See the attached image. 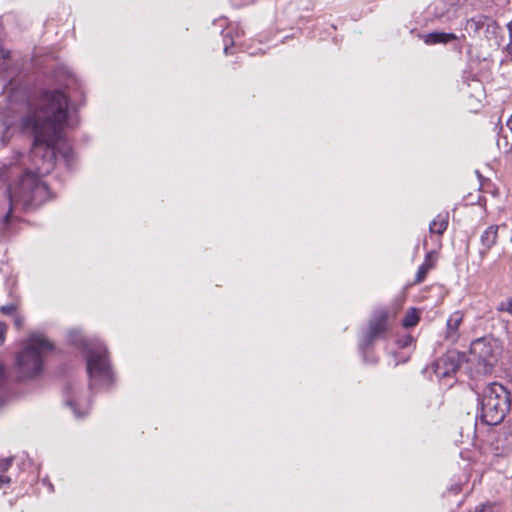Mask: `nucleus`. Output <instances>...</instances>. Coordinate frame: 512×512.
<instances>
[{
  "label": "nucleus",
  "mask_w": 512,
  "mask_h": 512,
  "mask_svg": "<svg viewBox=\"0 0 512 512\" xmlns=\"http://www.w3.org/2000/svg\"><path fill=\"white\" fill-rule=\"evenodd\" d=\"M8 327L4 322L0 321V346L4 344Z\"/></svg>",
  "instance_id": "21"
},
{
  "label": "nucleus",
  "mask_w": 512,
  "mask_h": 512,
  "mask_svg": "<svg viewBox=\"0 0 512 512\" xmlns=\"http://www.w3.org/2000/svg\"><path fill=\"white\" fill-rule=\"evenodd\" d=\"M496 23L494 20H492L489 17L479 15L476 17H473L467 21L466 24V30L471 35L474 36H480L484 35L485 37H488V33L491 29H495Z\"/></svg>",
  "instance_id": "8"
},
{
  "label": "nucleus",
  "mask_w": 512,
  "mask_h": 512,
  "mask_svg": "<svg viewBox=\"0 0 512 512\" xmlns=\"http://www.w3.org/2000/svg\"><path fill=\"white\" fill-rule=\"evenodd\" d=\"M68 97L60 90H42L37 98L11 102L0 110V142L7 145L19 135L33 137L30 160L35 171L0 162V220L6 228L13 211L38 209L52 195L41 176L55 167L56 143L68 125Z\"/></svg>",
  "instance_id": "1"
},
{
  "label": "nucleus",
  "mask_w": 512,
  "mask_h": 512,
  "mask_svg": "<svg viewBox=\"0 0 512 512\" xmlns=\"http://www.w3.org/2000/svg\"><path fill=\"white\" fill-rule=\"evenodd\" d=\"M498 229L499 227L497 225H491L481 234L480 242L482 249L479 250V256L482 260L487 256L489 250L496 245L498 240Z\"/></svg>",
  "instance_id": "9"
},
{
  "label": "nucleus",
  "mask_w": 512,
  "mask_h": 512,
  "mask_svg": "<svg viewBox=\"0 0 512 512\" xmlns=\"http://www.w3.org/2000/svg\"><path fill=\"white\" fill-rule=\"evenodd\" d=\"M227 38H228V34H225L224 35V42H225V44H224V53L226 55L229 54L230 47L234 45V41H233L232 37H230V42L227 41Z\"/></svg>",
  "instance_id": "23"
},
{
  "label": "nucleus",
  "mask_w": 512,
  "mask_h": 512,
  "mask_svg": "<svg viewBox=\"0 0 512 512\" xmlns=\"http://www.w3.org/2000/svg\"><path fill=\"white\" fill-rule=\"evenodd\" d=\"M497 310L501 312H507L510 315H512V296L506 299L505 301H502L498 305Z\"/></svg>",
  "instance_id": "18"
},
{
  "label": "nucleus",
  "mask_w": 512,
  "mask_h": 512,
  "mask_svg": "<svg viewBox=\"0 0 512 512\" xmlns=\"http://www.w3.org/2000/svg\"><path fill=\"white\" fill-rule=\"evenodd\" d=\"M508 51L512 55V37L510 36V43L508 44Z\"/></svg>",
  "instance_id": "26"
},
{
  "label": "nucleus",
  "mask_w": 512,
  "mask_h": 512,
  "mask_svg": "<svg viewBox=\"0 0 512 512\" xmlns=\"http://www.w3.org/2000/svg\"><path fill=\"white\" fill-rule=\"evenodd\" d=\"M436 259V252L430 251L426 254L424 262L419 266L418 271L416 273L414 279L415 284H420L425 280L430 269H432L435 266Z\"/></svg>",
  "instance_id": "11"
},
{
  "label": "nucleus",
  "mask_w": 512,
  "mask_h": 512,
  "mask_svg": "<svg viewBox=\"0 0 512 512\" xmlns=\"http://www.w3.org/2000/svg\"><path fill=\"white\" fill-rule=\"evenodd\" d=\"M463 313L461 311H455L450 315V317L447 320V332H446V339L455 341L457 339V332L459 329L460 324L463 321Z\"/></svg>",
  "instance_id": "12"
},
{
  "label": "nucleus",
  "mask_w": 512,
  "mask_h": 512,
  "mask_svg": "<svg viewBox=\"0 0 512 512\" xmlns=\"http://www.w3.org/2000/svg\"><path fill=\"white\" fill-rule=\"evenodd\" d=\"M448 218V214L438 215L437 218L430 223L429 229L431 233L442 235L448 227Z\"/></svg>",
  "instance_id": "14"
},
{
  "label": "nucleus",
  "mask_w": 512,
  "mask_h": 512,
  "mask_svg": "<svg viewBox=\"0 0 512 512\" xmlns=\"http://www.w3.org/2000/svg\"><path fill=\"white\" fill-rule=\"evenodd\" d=\"M501 352L502 347L497 339L484 336L471 343L469 357H465V360L475 366L476 373L486 375L492 372Z\"/></svg>",
  "instance_id": "5"
},
{
  "label": "nucleus",
  "mask_w": 512,
  "mask_h": 512,
  "mask_svg": "<svg viewBox=\"0 0 512 512\" xmlns=\"http://www.w3.org/2000/svg\"><path fill=\"white\" fill-rule=\"evenodd\" d=\"M506 125L509 128V130L512 132V115L508 118Z\"/></svg>",
  "instance_id": "25"
},
{
  "label": "nucleus",
  "mask_w": 512,
  "mask_h": 512,
  "mask_svg": "<svg viewBox=\"0 0 512 512\" xmlns=\"http://www.w3.org/2000/svg\"><path fill=\"white\" fill-rule=\"evenodd\" d=\"M420 321V314L417 308H410L404 318L402 319V326L404 328L415 327Z\"/></svg>",
  "instance_id": "15"
},
{
  "label": "nucleus",
  "mask_w": 512,
  "mask_h": 512,
  "mask_svg": "<svg viewBox=\"0 0 512 512\" xmlns=\"http://www.w3.org/2000/svg\"><path fill=\"white\" fill-rule=\"evenodd\" d=\"M388 317L389 314L386 309H377L369 319L367 331L359 343V351L365 362L375 363L377 361L375 358L370 359L368 353L375 341L385 338L388 333Z\"/></svg>",
  "instance_id": "6"
},
{
  "label": "nucleus",
  "mask_w": 512,
  "mask_h": 512,
  "mask_svg": "<svg viewBox=\"0 0 512 512\" xmlns=\"http://www.w3.org/2000/svg\"><path fill=\"white\" fill-rule=\"evenodd\" d=\"M414 342V338L412 335H405L403 337H400L398 340H397V343L399 345V347L401 348H406L408 346H410L412 343Z\"/></svg>",
  "instance_id": "19"
},
{
  "label": "nucleus",
  "mask_w": 512,
  "mask_h": 512,
  "mask_svg": "<svg viewBox=\"0 0 512 512\" xmlns=\"http://www.w3.org/2000/svg\"><path fill=\"white\" fill-rule=\"evenodd\" d=\"M73 390H74V385L72 382H68L66 383L65 387H64V390H63V393L65 394V396L67 397L66 400H65V404L67 406H69L73 412H74V415L77 417V418H80L83 416V414H81L78 410H77V407H76V403L75 401L70 398V396L73 394Z\"/></svg>",
  "instance_id": "16"
},
{
  "label": "nucleus",
  "mask_w": 512,
  "mask_h": 512,
  "mask_svg": "<svg viewBox=\"0 0 512 512\" xmlns=\"http://www.w3.org/2000/svg\"><path fill=\"white\" fill-rule=\"evenodd\" d=\"M464 362L465 353L449 350L433 362L432 369L439 379L447 378L453 376Z\"/></svg>",
  "instance_id": "7"
},
{
  "label": "nucleus",
  "mask_w": 512,
  "mask_h": 512,
  "mask_svg": "<svg viewBox=\"0 0 512 512\" xmlns=\"http://www.w3.org/2000/svg\"><path fill=\"white\" fill-rule=\"evenodd\" d=\"M62 157L66 161L67 165H69L70 161L73 158V151L71 148H67L62 152Z\"/></svg>",
  "instance_id": "22"
},
{
  "label": "nucleus",
  "mask_w": 512,
  "mask_h": 512,
  "mask_svg": "<svg viewBox=\"0 0 512 512\" xmlns=\"http://www.w3.org/2000/svg\"><path fill=\"white\" fill-rule=\"evenodd\" d=\"M510 152H512V145L510 146Z\"/></svg>",
  "instance_id": "28"
},
{
  "label": "nucleus",
  "mask_w": 512,
  "mask_h": 512,
  "mask_svg": "<svg viewBox=\"0 0 512 512\" xmlns=\"http://www.w3.org/2000/svg\"><path fill=\"white\" fill-rule=\"evenodd\" d=\"M480 406L476 419L488 426L500 424L511 408V394L498 382L487 384L477 392Z\"/></svg>",
  "instance_id": "3"
},
{
  "label": "nucleus",
  "mask_w": 512,
  "mask_h": 512,
  "mask_svg": "<svg viewBox=\"0 0 512 512\" xmlns=\"http://www.w3.org/2000/svg\"><path fill=\"white\" fill-rule=\"evenodd\" d=\"M509 35L512 37V21L508 24Z\"/></svg>",
  "instance_id": "27"
},
{
  "label": "nucleus",
  "mask_w": 512,
  "mask_h": 512,
  "mask_svg": "<svg viewBox=\"0 0 512 512\" xmlns=\"http://www.w3.org/2000/svg\"><path fill=\"white\" fill-rule=\"evenodd\" d=\"M68 342L81 349L86 356L89 389L94 392L99 387H110L114 382V373L107 348L84 337L80 331L72 330L67 335Z\"/></svg>",
  "instance_id": "2"
},
{
  "label": "nucleus",
  "mask_w": 512,
  "mask_h": 512,
  "mask_svg": "<svg viewBox=\"0 0 512 512\" xmlns=\"http://www.w3.org/2000/svg\"><path fill=\"white\" fill-rule=\"evenodd\" d=\"M0 312L3 315L13 317L18 312V304L11 303V304L0 306Z\"/></svg>",
  "instance_id": "17"
},
{
  "label": "nucleus",
  "mask_w": 512,
  "mask_h": 512,
  "mask_svg": "<svg viewBox=\"0 0 512 512\" xmlns=\"http://www.w3.org/2000/svg\"><path fill=\"white\" fill-rule=\"evenodd\" d=\"M475 512H492V507L490 505H481L476 507Z\"/></svg>",
  "instance_id": "24"
},
{
  "label": "nucleus",
  "mask_w": 512,
  "mask_h": 512,
  "mask_svg": "<svg viewBox=\"0 0 512 512\" xmlns=\"http://www.w3.org/2000/svg\"><path fill=\"white\" fill-rule=\"evenodd\" d=\"M425 44L436 45V44H448L450 42H456L458 37L456 34L451 32L434 31L426 35H420Z\"/></svg>",
  "instance_id": "10"
},
{
  "label": "nucleus",
  "mask_w": 512,
  "mask_h": 512,
  "mask_svg": "<svg viewBox=\"0 0 512 512\" xmlns=\"http://www.w3.org/2000/svg\"><path fill=\"white\" fill-rule=\"evenodd\" d=\"M25 317L18 312L13 316V324L17 330H21L24 327Z\"/></svg>",
  "instance_id": "20"
},
{
  "label": "nucleus",
  "mask_w": 512,
  "mask_h": 512,
  "mask_svg": "<svg viewBox=\"0 0 512 512\" xmlns=\"http://www.w3.org/2000/svg\"><path fill=\"white\" fill-rule=\"evenodd\" d=\"M14 461L13 457L1 458L0 459V488H7L11 483V478L5 474Z\"/></svg>",
  "instance_id": "13"
},
{
  "label": "nucleus",
  "mask_w": 512,
  "mask_h": 512,
  "mask_svg": "<svg viewBox=\"0 0 512 512\" xmlns=\"http://www.w3.org/2000/svg\"><path fill=\"white\" fill-rule=\"evenodd\" d=\"M54 350V344L40 332L30 333L23 348L16 355V365L21 376L32 378L43 370L44 358Z\"/></svg>",
  "instance_id": "4"
}]
</instances>
